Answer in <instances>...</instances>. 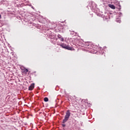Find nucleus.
Instances as JSON below:
<instances>
[{"label": "nucleus", "instance_id": "20e7f679", "mask_svg": "<svg viewBox=\"0 0 130 130\" xmlns=\"http://www.w3.org/2000/svg\"><path fill=\"white\" fill-rule=\"evenodd\" d=\"M57 37H58V38H59V39H60V41H62V42L64 41V39H63V38L61 37V35H58Z\"/></svg>", "mask_w": 130, "mask_h": 130}, {"label": "nucleus", "instance_id": "f03ea898", "mask_svg": "<svg viewBox=\"0 0 130 130\" xmlns=\"http://www.w3.org/2000/svg\"><path fill=\"white\" fill-rule=\"evenodd\" d=\"M70 116H71V112H70V110H68L67 111L64 118L62 120V123H66V122L69 120Z\"/></svg>", "mask_w": 130, "mask_h": 130}, {"label": "nucleus", "instance_id": "39448f33", "mask_svg": "<svg viewBox=\"0 0 130 130\" xmlns=\"http://www.w3.org/2000/svg\"><path fill=\"white\" fill-rule=\"evenodd\" d=\"M65 49H68V50H73V47L69 46V45H67Z\"/></svg>", "mask_w": 130, "mask_h": 130}, {"label": "nucleus", "instance_id": "7ed1b4c3", "mask_svg": "<svg viewBox=\"0 0 130 130\" xmlns=\"http://www.w3.org/2000/svg\"><path fill=\"white\" fill-rule=\"evenodd\" d=\"M35 87V83H31L28 87V90L29 91H32V90L34 89Z\"/></svg>", "mask_w": 130, "mask_h": 130}, {"label": "nucleus", "instance_id": "f257e3e1", "mask_svg": "<svg viewBox=\"0 0 130 130\" xmlns=\"http://www.w3.org/2000/svg\"><path fill=\"white\" fill-rule=\"evenodd\" d=\"M20 70H21V74L23 76H27V75H29L30 73L29 70L23 66L20 67Z\"/></svg>", "mask_w": 130, "mask_h": 130}, {"label": "nucleus", "instance_id": "1a4fd4ad", "mask_svg": "<svg viewBox=\"0 0 130 130\" xmlns=\"http://www.w3.org/2000/svg\"><path fill=\"white\" fill-rule=\"evenodd\" d=\"M87 47L86 48H91V45H88V44H86Z\"/></svg>", "mask_w": 130, "mask_h": 130}, {"label": "nucleus", "instance_id": "9b49d317", "mask_svg": "<svg viewBox=\"0 0 130 130\" xmlns=\"http://www.w3.org/2000/svg\"><path fill=\"white\" fill-rule=\"evenodd\" d=\"M0 19H2V16L0 14Z\"/></svg>", "mask_w": 130, "mask_h": 130}, {"label": "nucleus", "instance_id": "423d86ee", "mask_svg": "<svg viewBox=\"0 0 130 130\" xmlns=\"http://www.w3.org/2000/svg\"><path fill=\"white\" fill-rule=\"evenodd\" d=\"M109 8H111V9H113V10H115V6L113 5L109 4Z\"/></svg>", "mask_w": 130, "mask_h": 130}, {"label": "nucleus", "instance_id": "0eeeda50", "mask_svg": "<svg viewBox=\"0 0 130 130\" xmlns=\"http://www.w3.org/2000/svg\"><path fill=\"white\" fill-rule=\"evenodd\" d=\"M60 46L62 48H64L66 49V47H67V45L66 44H61L60 45Z\"/></svg>", "mask_w": 130, "mask_h": 130}, {"label": "nucleus", "instance_id": "9d476101", "mask_svg": "<svg viewBox=\"0 0 130 130\" xmlns=\"http://www.w3.org/2000/svg\"><path fill=\"white\" fill-rule=\"evenodd\" d=\"M62 126H63V127H64V126H66V124H62Z\"/></svg>", "mask_w": 130, "mask_h": 130}, {"label": "nucleus", "instance_id": "6e6552de", "mask_svg": "<svg viewBox=\"0 0 130 130\" xmlns=\"http://www.w3.org/2000/svg\"><path fill=\"white\" fill-rule=\"evenodd\" d=\"M44 101H45V102H48V98H45L44 99Z\"/></svg>", "mask_w": 130, "mask_h": 130}]
</instances>
